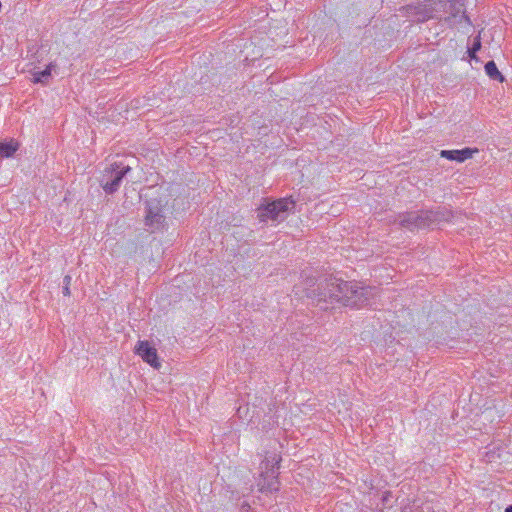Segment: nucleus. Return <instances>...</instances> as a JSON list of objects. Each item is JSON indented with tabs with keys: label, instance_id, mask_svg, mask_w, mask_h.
<instances>
[{
	"label": "nucleus",
	"instance_id": "nucleus-1",
	"mask_svg": "<svg viewBox=\"0 0 512 512\" xmlns=\"http://www.w3.org/2000/svg\"><path fill=\"white\" fill-rule=\"evenodd\" d=\"M376 295V289L370 286H360L357 282L343 281L330 277L322 281L318 286V292L313 291V298L321 309H328L329 305L362 307L370 304V300Z\"/></svg>",
	"mask_w": 512,
	"mask_h": 512
},
{
	"label": "nucleus",
	"instance_id": "nucleus-2",
	"mask_svg": "<svg viewBox=\"0 0 512 512\" xmlns=\"http://www.w3.org/2000/svg\"><path fill=\"white\" fill-rule=\"evenodd\" d=\"M452 213L446 208H437L436 210H424L417 212H408L398 217L399 224L402 227L413 230L415 228H428L440 224L443 221H449Z\"/></svg>",
	"mask_w": 512,
	"mask_h": 512
},
{
	"label": "nucleus",
	"instance_id": "nucleus-3",
	"mask_svg": "<svg viewBox=\"0 0 512 512\" xmlns=\"http://www.w3.org/2000/svg\"><path fill=\"white\" fill-rule=\"evenodd\" d=\"M295 202L290 198H281L276 201L263 204L258 209V217L260 221L268 220L281 222L285 220L290 212L293 211Z\"/></svg>",
	"mask_w": 512,
	"mask_h": 512
},
{
	"label": "nucleus",
	"instance_id": "nucleus-4",
	"mask_svg": "<svg viewBox=\"0 0 512 512\" xmlns=\"http://www.w3.org/2000/svg\"><path fill=\"white\" fill-rule=\"evenodd\" d=\"M131 171L129 165L123 163H112L104 168L99 179L100 186L107 194L115 193L123 178Z\"/></svg>",
	"mask_w": 512,
	"mask_h": 512
},
{
	"label": "nucleus",
	"instance_id": "nucleus-5",
	"mask_svg": "<svg viewBox=\"0 0 512 512\" xmlns=\"http://www.w3.org/2000/svg\"><path fill=\"white\" fill-rule=\"evenodd\" d=\"M165 221L163 204L160 200L152 198L146 202L145 224L152 232L160 229Z\"/></svg>",
	"mask_w": 512,
	"mask_h": 512
},
{
	"label": "nucleus",
	"instance_id": "nucleus-6",
	"mask_svg": "<svg viewBox=\"0 0 512 512\" xmlns=\"http://www.w3.org/2000/svg\"><path fill=\"white\" fill-rule=\"evenodd\" d=\"M135 352L152 367L159 368L161 366L156 348L151 346L148 341H139L135 347Z\"/></svg>",
	"mask_w": 512,
	"mask_h": 512
},
{
	"label": "nucleus",
	"instance_id": "nucleus-7",
	"mask_svg": "<svg viewBox=\"0 0 512 512\" xmlns=\"http://www.w3.org/2000/svg\"><path fill=\"white\" fill-rule=\"evenodd\" d=\"M408 13L416 18L418 22H425L433 17V8L430 3H417L407 7Z\"/></svg>",
	"mask_w": 512,
	"mask_h": 512
},
{
	"label": "nucleus",
	"instance_id": "nucleus-8",
	"mask_svg": "<svg viewBox=\"0 0 512 512\" xmlns=\"http://www.w3.org/2000/svg\"><path fill=\"white\" fill-rule=\"evenodd\" d=\"M478 152L477 148L466 147L461 150H442L440 156L451 161L464 162Z\"/></svg>",
	"mask_w": 512,
	"mask_h": 512
},
{
	"label": "nucleus",
	"instance_id": "nucleus-9",
	"mask_svg": "<svg viewBox=\"0 0 512 512\" xmlns=\"http://www.w3.org/2000/svg\"><path fill=\"white\" fill-rule=\"evenodd\" d=\"M258 487L262 492L278 491L279 482L277 480L276 470L271 469V472L268 474L264 473V476H261V480L258 482Z\"/></svg>",
	"mask_w": 512,
	"mask_h": 512
},
{
	"label": "nucleus",
	"instance_id": "nucleus-10",
	"mask_svg": "<svg viewBox=\"0 0 512 512\" xmlns=\"http://www.w3.org/2000/svg\"><path fill=\"white\" fill-rule=\"evenodd\" d=\"M280 461H281V458L277 454H273L271 456H266L260 466V469H261L260 476H264V473L268 474L269 472H271V469H274V470L278 469Z\"/></svg>",
	"mask_w": 512,
	"mask_h": 512
},
{
	"label": "nucleus",
	"instance_id": "nucleus-11",
	"mask_svg": "<svg viewBox=\"0 0 512 512\" xmlns=\"http://www.w3.org/2000/svg\"><path fill=\"white\" fill-rule=\"evenodd\" d=\"M56 67L54 63H50L44 70L36 71L33 73V82L34 83H43L46 84L51 77L52 70Z\"/></svg>",
	"mask_w": 512,
	"mask_h": 512
},
{
	"label": "nucleus",
	"instance_id": "nucleus-12",
	"mask_svg": "<svg viewBox=\"0 0 512 512\" xmlns=\"http://www.w3.org/2000/svg\"><path fill=\"white\" fill-rule=\"evenodd\" d=\"M19 148V143L13 139L7 142H0V156L11 157Z\"/></svg>",
	"mask_w": 512,
	"mask_h": 512
},
{
	"label": "nucleus",
	"instance_id": "nucleus-13",
	"mask_svg": "<svg viewBox=\"0 0 512 512\" xmlns=\"http://www.w3.org/2000/svg\"><path fill=\"white\" fill-rule=\"evenodd\" d=\"M485 72L486 74L492 79V80H497L499 82H503L504 81V77L503 75L499 72L496 64L494 61H488L486 64H485Z\"/></svg>",
	"mask_w": 512,
	"mask_h": 512
},
{
	"label": "nucleus",
	"instance_id": "nucleus-14",
	"mask_svg": "<svg viewBox=\"0 0 512 512\" xmlns=\"http://www.w3.org/2000/svg\"><path fill=\"white\" fill-rule=\"evenodd\" d=\"M72 278L70 275H66L63 278V294L64 296H70V284H71Z\"/></svg>",
	"mask_w": 512,
	"mask_h": 512
},
{
	"label": "nucleus",
	"instance_id": "nucleus-15",
	"mask_svg": "<svg viewBox=\"0 0 512 512\" xmlns=\"http://www.w3.org/2000/svg\"><path fill=\"white\" fill-rule=\"evenodd\" d=\"M480 48H481L480 37H477V38H475L474 43H473L471 49H473L474 51L477 52V51L480 50Z\"/></svg>",
	"mask_w": 512,
	"mask_h": 512
},
{
	"label": "nucleus",
	"instance_id": "nucleus-16",
	"mask_svg": "<svg viewBox=\"0 0 512 512\" xmlns=\"http://www.w3.org/2000/svg\"><path fill=\"white\" fill-rule=\"evenodd\" d=\"M468 54H469V57L476 58V51H474L473 49L469 48Z\"/></svg>",
	"mask_w": 512,
	"mask_h": 512
},
{
	"label": "nucleus",
	"instance_id": "nucleus-17",
	"mask_svg": "<svg viewBox=\"0 0 512 512\" xmlns=\"http://www.w3.org/2000/svg\"><path fill=\"white\" fill-rule=\"evenodd\" d=\"M505 512H512V505H509V506L505 509Z\"/></svg>",
	"mask_w": 512,
	"mask_h": 512
}]
</instances>
